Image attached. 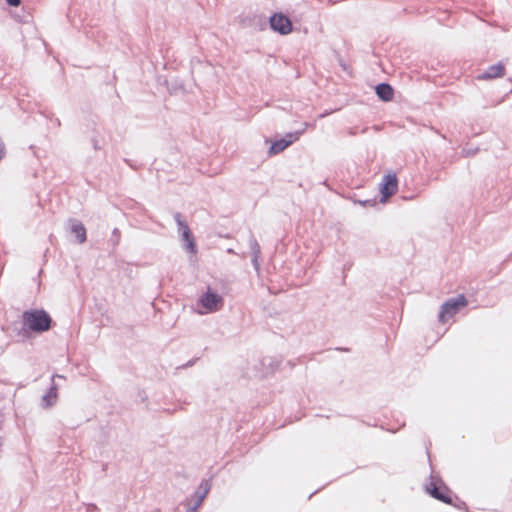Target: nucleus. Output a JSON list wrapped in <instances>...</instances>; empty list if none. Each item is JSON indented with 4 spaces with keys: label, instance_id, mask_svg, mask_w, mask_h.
I'll list each match as a JSON object with an SVG mask.
<instances>
[{
    "label": "nucleus",
    "instance_id": "obj_1",
    "mask_svg": "<svg viewBox=\"0 0 512 512\" xmlns=\"http://www.w3.org/2000/svg\"><path fill=\"white\" fill-rule=\"evenodd\" d=\"M22 319L25 327L37 333L48 331L52 323L50 315L42 309L25 311Z\"/></svg>",
    "mask_w": 512,
    "mask_h": 512
},
{
    "label": "nucleus",
    "instance_id": "obj_9",
    "mask_svg": "<svg viewBox=\"0 0 512 512\" xmlns=\"http://www.w3.org/2000/svg\"><path fill=\"white\" fill-rule=\"evenodd\" d=\"M71 233L75 236L78 243L82 244L86 241V228L81 222H72Z\"/></svg>",
    "mask_w": 512,
    "mask_h": 512
},
{
    "label": "nucleus",
    "instance_id": "obj_4",
    "mask_svg": "<svg viewBox=\"0 0 512 512\" xmlns=\"http://www.w3.org/2000/svg\"><path fill=\"white\" fill-rule=\"evenodd\" d=\"M426 491L433 498H435L443 503L452 504V502H453L451 491L443 484H438L436 482H430L426 486Z\"/></svg>",
    "mask_w": 512,
    "mask_h": 512
},
{
    "label": "nucleus",
    "instance_id": "obj_6",
    "mask_svg": "<svg viewBox=\"0 0 512 512\" xmlns=\"http://www.w3.org/2000/svg\"><path fill=\"white\" fill-rule=\"evenodd\" d=\"M200 303L205 308V312L211 313L218 311L223 306V299L220 295L208 289L200 298Z\"/></svg>",
    "mask_w": 512,
    "mask_h": 512
},
{
    "label": "nucleus",
    "instance_id": "obj_2",
    "mask_svg": "<svg viewBox=\"0 0 512 512\" xmlns=\"http://www.w3.org/2000/svg\"><path fill=\"white\" fill-rule=\"evenodd\" d=\"M467 305V300L463 295L458 296L456 299H451L446 301L440 310L439 319L442 323L446 322V320L455 315L460 308L465 307Z\"/></svg>",
    "mask_w": 512,
    "mask_h": 512
},
{
    "label": "nucleus",
    "instance_id": "obj_12",
    "mask_svg": "<svg viewBox=\"0 0 512 512\" xmlns=\"http://www.w3.org/2000/svg\"><path fill=\"white\" fill-rule=\"evenodd\" d=\"M57 398V388L51 387L48 394L44 397V400L47 402V405L50 406L55 402Z\"/></svg>",
    "mask_w": 512,
    "mask_h": 512
},
{
    "label": "nucleus",
    "instance_id": "obj_5",
    "mask_svg": "<svg viewBox=\"0 0 512 512\" xmlns=\"http://www.w3.org/2000/svg\"><path fill=\"white\" fill-rule=\"evenodd\" d=\"M270 26L282 35L291 33L293 29L291 20L282 13H275L270 17Z\"/></svg>",
    "mask_w": 512,
    "mask_h": 512
},
{
    "label": "nucleus",
    "instance_id": "obj_10",
    "mask_svg": "<svg viewBox=\"0 0 512 512\" xmlns=\"http://www.w3.org/2000/svg\"><path fill=\"white\" fill-rule=\"evenodd\" d=\"M178 223L180 230L182 231L183 239L188 243V246L193 249L195 247V242L188 225L180 220H178Z\"/></svg>",
    "mask_w": 512,
    "mask_h": 512
},
{
    "label": "nucleus",
    "instance_id": "obj_3",
    "mask_svg": "<svg viewBox=\"0 0 512 512\" xmlns=\"http://www.w3.org/2000/svg\"><path fill=\"white\" fill-rule=\"evenodd\" d=\"M381 202L385 203L398 191V178L395 172L387 173L380 183Z\"/></svg>",
    "mask_w": 512,
    "mask_h": 512
},
{
    "label": "nucleus",
    "instance_id": "obj_11",
    "mask_svg": "<svg viewBox=\"0 0 512 512\" xmlns=\"http://www.w3.org/2000/svg\"><path fill=\"white\" fill-rule=\"evenodd\" d=\"M505 73V67L502 64H496L490 66L486 72V78H497L503 76Z\"/></svg>",
    "mask_w": 512,
    "mask_h": 512
},
{
    "label": "nucleus",
    "instance_id": "obj_7",
    "mask_svg": "<svg viewBox=\"0 0 512 512\" xmlns=\"http://www.w3.org/2000/svg\"><path fill=\"white\" fill-rule=\"evenodd\" d=\"M289 137L291 138L290 140H286V139H280L278 141H275L270 149H269V154L270 155H275V154H278L280 152H282L283 150H285L289 145H291L295 140H297V136H294L292 134H289Z\"/></svg>",
    "mask_w": 512,
    "mask_h": 512
},
{
    "label": "nucleus",
    "instance_id": "obj_8",
    "mask_svg": "<svg viewBox=\"0 0 512 512\" xmlns=\"http://www.w3.org/2000/svg\"><path fill=\"white\" fill-rule=\"evenodd\" d=\"M376 94L383 101H391L394 97L393 88L386 83H381L376 86Z\"/></svg>",
    "mask_w": 512,
    "mask_h": 512
},
{
    "label": "nucleus",
    "instance_id": "obj_13",
    "mask_svg": "<svg viewBox=\"0 0 512 512\" xmlns=\"http://www.w3.org/2000/svg\"><path fill=\"white\" fill-rule=\"evenodd\" d=\"M6 2L13 7H18L21 3L20 0H6Z\"/></svg>",
    "mask_w": 512,
    "mask_h": 512
}]
</instances>
